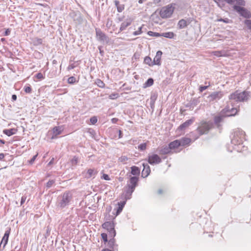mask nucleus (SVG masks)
Segmentation results:
<instances>
[{"mask_svg": "<svg viewBox=\"0 0 251 251\" xmlns=\"http://www.w3.org/2000/svg\"><path fill=\"white\" fill-rule=\"evenodd\" d=\"M249 97V93L248 92L244 91L242 92H239L238 91H236L229 96L230 101L228 102L227 105L222 111L224 113H226V116L227 117L236 115L239 111V108L234 107L232 100L236 102L247 101L248 100Z\"/></svg>", "mask_w": 251, "mask_h": 251, "instance_id": "f257e3e1", "label": "nucleus"}, {"mask_svg": "<svg viewBox=\"0 0 251 251\" xmlns=\"http://www.w3.org/2000/svg\"><path fill=\"white\" fill-rule=\"evenodd\" d=\"M104 219L106 220L102 225V227L107 230L109 232V237H115L116 234V232L115 229V223L113 220L115 219L112 216L109 214L105 216Z\"/></svg>", "mask_w": 251, "mask_h": 251, "instance_id": "f03ea898", "label": "nucleus"}, {"mask_svg": "<svg viewBox=\"0 0 251 251\" xmlns=\"http://www.w3.org/2000/svg\"><path fill=\"white\" fill-rule=\"evenodd\" d=\"M72 199V194L69 191H65L58 197L57 206L63 209L70 204Z\"/></svg>", "mask_w": 251, "mask_h": 251, "instance_id": "7ed1b4c3", "label": "nucleus"}, {"mask_svg": "<svg viewBox=\"0 0 251 251\" xmlns=\"http://www.w3.org/2000/svg\"><path fill=\"white\" fill-rule=\"evenodd\" d=\"M213 127L214 123L212 121H202L200 123L196 131L199 134V136H201L207 134Z\"/></svg>", "mask_w": 251, "mask_h": 251, "instance_id": "20e7f679", "label": "nucleus"}, {"mask_svg": "<svg viewBox=\"0 0 251 251\" xmlns=\"http://www.w3.org/2000/svg\"><path fill=\"white\" fill-rule=\"evenodd\" d=\"M245 138V132L242 129H236L231 138V143L234 146L242 145Z\"/></svg>", "mask_w": 251, "mask_h": 251, "instance_id": "39448f33", "label": "nucleus"}, {"mask_svg": "<svg viewBox=\"0 0 251 251\" xmlns=\"http://www.w3.org/2000/svg\"><path fill=\"white\" fill-rule=\"evenodd\" d=\"M175 7L173 6V4H170L162 7L159 13L162 19H166L172 16Z\"/></svg>", "mask_w": 251, "mask_h": 251, "instance_id": "423d86ee", "label": "nucleus"}, {"mask_svg": "<svg viewBox=\"0 0 251 251\" xmlns=\"http://www.w3.org/2000/svg\"><path fill=\"white\" fill-rule=\"evenodd\" d=\"M96 37L97 39L101 43L108 44L110 42L109 37L100 28H96Z\"/></svg>", "mask_w": 251, "mask_h": 251, "instance_id": "0eeeda50", "label": "nucleus"}, {"mask_svg": "<svg viewBox=\"0 0 251 251\" xmlns=\"http://www.w3.org/2000/svg\"><path fill=\"white\" fill-rule=\"evenodd\" d=\"M233 9L236 10L241 16L249 19L251 17V13L243 7L238 5H234Z\"/></svg>", "mask_w": 251, "mask_h": 251, "instance_id": "6e6552de", "label": "nucleus"}, {"mask_svg": "<svg viewBox=\"0 0 251 251\" xmlns=\"http://www.w3.org/2000/svg\"><path fill=\"white\" fill-rule=\"evenodd\" d=\"M151 165L158 164L162 162L160 157L156 154H149L148 158L145 159Z\"/></svg>", "mask_w": 251, "mask_h": 251, "instance_id": "1a4fd4ad", "label": "nucleus"}, {"mask_svg": "<svg viewBox=\"0 0 251 251\" xmlns=\"http://www.w3.org/2000/svg\"><path fill=\"white\" fill-rule=\"evenodd\" d=\"M11 232V228L8 227L6 228V230L4 233V236H3L2 240L0 243V250H1V245L3 244L2 250L4 249L5 246L8 243L9 235Z\"/></svg>", "mask_w": 251, "mask_h": 251, "instance_id": "9d476101", "label": "nucleus"}, {"mask_svg": "<svg viewBox=\"0 0 251 251\" xmlns=\"http://www.w3.org/2000/svg\"><path fill=\"white\" fill-rule=\"evenodd\" d=\"M138 181L139 177L136 176H131L127 181L126 186L135 189V188L138 186Z\"/></svg>", "mask_w": 251, "mask_h": 251, "instance_id": "9b49d317", "label": "nucleus"}, {"mask_svg": "<svg viewBox=\"0 0 251 251\" xmlns=\"http://www.w3.org/2000/svg\"><path fill=\"white\" fill-rule=\"evenodd\" d=\"M111 238H110L107 243V247L108 249L115 251H118V245L116 243V240L114 238L115 237H110Z\"/></svg>", "mask_w": 251, "mask_h": 251, "instance_id": "f8f14e48", "label": "nucleus"}, {"mask_svg": "<svg viewBox=\"0 0 251 251\" xmlns=\"http://www.w3.org/2000/svg\"><path fill=\"white\" fill-rule=\"evenodd\" d=\"M124 192L123 193V195H124L125 199L126 200L130 199L131 198L133 192L135 190V189L126 185L124 187Z\"/></svg>", "mask_w": 251, "mask_h": 251, "instance_id": "ddd939ff", "label": "nucleus"}, {"mask_svg": "<svg viewBox=\"0 0 251 251\" xmlns=\"http://www.w3.org/2000/svg\"><path fill=\"white\" fill-rule=\"evenodd\" d=\"M224 95L222 91H217L212 93L208 98L209 99L210 101H214L216 100L220 99Z\"/></svg>", "mask_w": 251, "mask_h": 251, "instance_id": "4468645a", "label": "nucleus"}, {"mask_svg": "<svg viewBox=\"0 0 251 251\" xmlns=\"http://www.w3.org/2000/svg\"><path fill=\"white\" fill-rule=\"evenodd\" d=\"M143 169L142 171L141 176L143 178H146L151 173V168L148 163H143L142 164Z\"/></svg>", "mask_w": 251, "mask_h": 251, "instance_id": "2eb2a0df", "label": "nucleus"}, {"mask_svg": "<svg viewBox=\"0 0 251 251\" xmlns=\"http://www.w3.org/2000/svg\"><path fill=\"white\" fill-rule=\"evenodd\" d=\"M194 122V118L187 120L183 124H181L178 127L177 129L180 131L185 130L188 126L193 124Z\"/></svg>", "mask_w": 251, "mask_h": 251, "instance_id": "dca6fc26", "label": "nucleus"}, {"mask_svg": "<svg viewBox=\"0 0 251 251\" xmlns=\"http://www.w3.org/2000/svg\"><path fill=\"white\" fill-rule=\"evenodd\" d=\"M132 22V20L130 18L126 19L121 25L119 31L118 33L121 32L122 31L125 30L127 27L131 25Z\"/></svg>", "mask_w": 251, "mask_h": 251, "instance_id": "f3484780", "label": "nucleus"}, {"mask_svg": "<svg viewBox=\"0 0 251 251\" xmlns=\"http://www.w3.org/2000/svg\"><path fill=\"white\" fill-rule=\"evenodd\" d=\"M158 97V94L157 92H152L151 93L150 97V106L152 109V111L154 110L155 107V102Z\"/></svg>", "mask_w": 251, "mask_h": 251, "instance_id": "a211bd4d", "label": "nucleus"}, {"mask_svg": "<svg viewBox=\"0 0 251 251\" xmlns=\"http://www.w3.org/2000/svg\"><path fill=\"white\" fill-rule=\"evenodd\" d=\"M162 54L161 51L159 50L156 52V54L153 60V65H157L160 66L161 65V56Z\"/></svg>", "mask_w": 251, "mask_h": 251, "instance_id": "6ab92c4d", "label": "nucleus"}, {"mask_svg": "<svg viewBox=\"0 0 251 251\" xmlns=\"http://www.w3.org/2000/svg\"><path fill=\"white\" fill-rule=\"evenodd\" d=\"M180 143V146L182 147H187L190 145V143L191 142V139L187 137H182L181 139L178 140Z\"/></svg>", "mask_w": 251, "mask_h": 251, "instance_id": "aec40b11", "label": "nucleus"}, {"mask_svg": "<svg viewBox=\"0 0 251 251\" xmlns=\"http://www.w3.org/2000/svg\"><path fill=\"white\" fill-rule=\"evenodd\" d=\"M130 169L131 174L134 176L138 177L140 174V169H139V168L135 166H133L131 167Z\"/></svg>", "mask_w": 251, "mask_h": 251, "instance_id": "412c9836", "label": "nucleus"}, {"mask_svg": "<svg viewBox=\"0 0 251 251\" xmlns=\"http://www.w3.org/2000/svg\"><path fill=\"white\" fill-rule=\"evenodd\" d=\"M98 173V171L95 170L94 169H89L87 170L85 177L89 178L93 176H95Z\"/></svg>", "mask_w": 251, "mask_h": 251, "instance_id": "4be33fe9", "label": "nucleus"}, {"mask_svg": "<svg viewBox=\"0 0 251 251\" xmlns=\"http://www.w3.org/2000/svg\"><path fill=\"white\" fill-rule=\"evenodd\" d=\"M171 150L168 145V146H165L161 148L159 150V153L160 154H167L171 152Z\"/></svg>", "mask_w": 251, "mask_h": 251, "instance_id": "5701e85b", "label": "nucleus"}, {"mask_svg": "<svg viewBox=\"0 0 251 251\" xmlns=\"http://www.w3.org/2000/svg\"><path fill=\"white\" fill-rule=\"evenodd\" d=\"M189 24V22L188 23L185 20L181 19L178 21L177 26L179 29H182L186 27Z\"/></svg>", "mask_w": 251, "mask_h": 251, "instance_id": "b1692460", "label": "nucleus"}, {"mask_svg": "<svg viewBox=\"0 0 251 251\" xmlns=\"http://www.w3.org/2000/svg\"><path fill=\"white\" fill-rule=\"evenodd\" d=\"M126 204V201H121L120 202H118V207L116 209L115 216H118L122 211L125 205Z\"/></svg>", "mask_w": 251, "mask_h": 251, "instance_id": "393cba45", "label": "nucleus"}, {"mask_svg": "<svg viewBox=\"0 0 251 251\" xmlns=\"http://www.w3.org/2000/svg\"><path fill=\"white\" fill-rule=\"evenodd\" d=\"M180 144L178 140H176L169 144V146L171 150L177 149V148L180 147Z\"/></svg>", "mask_w": 251, "mask_h": 251, "instance_id": "a878e982", "label": "nucleus"}, {"mask_svg": "<svg viewBox=\"0 0 251 251\" xmlns=\"http://www.w3.org/2000/svg\"><path fill=\"white\" fill-rule=\"evenodd\" d=\"M17 129L15 128H10L7 129H4L3 131L4 134H6L8 136H10L16 133Z\"/></svg>", "mask_w": 251, "mask_h": 251, "instance_id": "bb28decb", "label": "nucleus"}, {"mask_svg": "<svg viewBox=\"0 0 251 251\" xmlns=\"http://www.w3.org/2000/svg\"><path fill=\"white\" fill-rule=\"evenodd\" d=\"M212 53L217 57L227 56L226 51L224 50L213 51Z\"/></svg>", "mask_w": 251, "mask_h": 251, "instance_id": "cd10ccee", "label": "nucleus"}, {"mask_svg": "<svg viewBox=\"0 0 251 251\" xmlns=\"http://www.w3.org/2000/svg\"><path fill=\"white\" fill-rule=\"evenodd\" d=\"M42 43L43 40L41 38L35 37L32 39V43L33 45L35 46L41 45V44H42Z\"/></svg>", "mask_w": 251, "mask_h": 251, "instance_id": "c85d7f7f", "label": "nucleus"}, {"mask_svg": "<svg viewBox=\"0 0 251 251\" xmlns=\"http://www.w3.org/2000/svg\"><path fill=\"white\" fill-rule=\"evenodd\" d=\"M175 34L173 32H167L161 34V36H163L164 37L169 39L173 38Z\"/></svg>", "mask_w": 251, "mask_h": 251, "instance_id": "c756f323", "label": "nucleus"}, {"mask_svg": "<svg viewBox=\"0 0 251 251\" xmlns=\"http://www.w3.org/2000/svg\"><path fill=\"white\" fill-rule=\"evenodd\" d=\"M223 119L222 116H216L214 118V123L217 126H219V124L222 121Z\"/></svg>", "mask_w": 251, "mask_h": 251, "instance_id": "7c9ffc66", "label": "nucleus"}, {"mask_svg": "<svg viewBox=\"0 0 251 251\" xmlns=\"http://www.w3.org/2000/svg\"><path fill=\"white\" fill-rule=\"evenodd\" d=\"M154 80L152 78H149L144 84V88L150 87L153 84Z\"/></svg>", "mask_w": 251, "mask_h": 251, "instance_id": "2f4dec72", "label": "nucleus"}, {"mask_svg": "<svg viewBox=\"0 0 251 251\" xmlns=\"http://www.w3.org/2000/svg\"><path fill=\"white\" fill-rule=\"evenodd\" d=\"M23 243H17V245L14 247L13 249L11 251H25L22 249Z\"/></svg>", "mask_w": 251, "mask_h": 251, "instance_id": "473e14b6", "label": "nucleus"}, {"mask_svg": "<svg viewBox=\"0 0 251 251\" xmlns=\"http://www.w3.org/2000/svg\"><path fill=\"white\" fill-rule=\"evenodd\" d=\"M144 63L146 64H147L149 66H153V61H152L151 60V58L147 56H146L145 58H144Z\"/></svg>", "mask_w": 251, "mask_h": 251, "instance_id": "72a5a7b5", "label": "nucleus"}, {"mask_svg": "<svg viewBox=\"0 0 251 251\" xmlns=\"http://www.w3.org/2000/svg\"><path fill=\"white\" fill-rule=\"evenodd\" d=\"M95 83L97 85V86L100 88H103L105 86L104 83L100 79L97 78L96 80Z\"/></svg>", "mask_w": 251, "mask_h": 251, "instance_id": "f704fd0d", "label": "nucleus"}, {"mask_svg": "<svg viewBox=\"0 0 251 251\" xmlns=\"http://www.w3.org/2000/svg\"><path fill=\"white\" fill-rule=\"evenodd\" d=\"M190 101L192 103L193 107L196 106L200 102V97L193 98Z\"/></svg>", "mask_w": 251, "mask_h": 251, "instance_id": "c9c22d12", "label": "nucleus"}, {"mask_svg": "<svg viewBox=\"0 0 251 251\" xmlns=\"http://www.w3.org/2000/svg\"><path fill=\"white\" fill-rule=\"evenodd\" d=\"M24 90L27 94H30L32 92V88L29 84H27L24 86Z\"/></svg>", "mask_w": 251, "mask_h": 251, "instance_id": "e433bc0d", "label": "nucleus"}, {"mask_svg": "<svg viewBox=\"0 0 251 251\" xmlns=\"http://www.w3.org/2000/svg\"><path fill=\"white\" fill-rule=\"evenodd\" d=\"M147 143H144L140 144L138 146V149L140 151H144L147 149Z\"/></svg>", "mask_w": 251, "mask_h": 251, "instance_id": "4c0bfd02", "label": "nucleus"}, {"mask_svg": "<svg viewBox=\"0 0 251 251\" xmlns=\"http://www.w3.org/2000/svg\"><path fill=\"white\" fill-rule=\"evenodd\" d=\"M218 5V6L221 8L223 7L225 5V0H213Z\"/></svg>", "mask_w": 251, "mask_h": 251, "instance_id": "58836bf2", "label": "nucleus"}, {"mask_svg": "<svg viewBox=\"0 0 251 251\" xmlns=\"http://www.w3.org/2000/svg\"><path fill=\"white\" fill-rule=\"evenodd\" d=\"M148 34L150 36L152 37H160L161 33L158 32H155L151 31H149L148 32Z\"/></svg>", "mask_w": 251, "mask_h": 251, "instance_id": "ea45409f", "label": "nucleus"}, {"mask_svg": "<svg viewBox=\"0 0 251 251\" xmlns=\"http://www.w3.org/2000/svg\"><path fill=\"white\" fill-rule=\"evenodd\" d=\"M78 160V157L74 156L73 158L71 160V162L73 165H76L77 164Z\"/></svg>", "mask_w": 251, "mask_h": 251, "instance_id": "a19ab883", "label": "nucleus"}, {"mask_svg": "<svg viewBox=\"0 0 251 251\" xmlns=\"http://www.w3.org/2000/svg\"><path fill=\"white\" fill-rule=\"evenodd\" d=\"M128 158L126 156H121L119 158L118 160L119 162L124 164H126V162L128 160Z\"/></svg>", "mask_w": 251, "mask_h": 251, "instance_id": "79ce46f5", "label": "nucleus"}, {"mask_svg": "<svg viewBox=\"0 0 251 251\" xmlns=\"http://www.w3.org/2000/svg\"><path fill=\"white\" fill-rule=\"evenodd\" d=\"M233 2L229 3L230 4H232L234 3L235 1H236V3L239 5L245 6V1L244 0H233Z\"/></svg>", "mask_w": 251, "mask_h": 251, "instance_id": "37998d69", "label": "nucleus"}, {"mask_svg": "<svg viewBox=\"0 0 251 251\" xmlns=\"http://www.w3.org/2000/svg\"><path fill=\"white\" fill-rule=\"evenodd\" d=\"M78 64V63H77V62H75L73 63L70 64L67 67L68 70H71L74 69L77 66Z\"/></svg>", "mask_w": 251, "mask_h": 251, "instance_id": "c03bdc74", "label": "nucleus"}, {"mask_svg": "<svg viewBox=\"0 0 251 251\" xmlns=\"http://www.w3.org/2000/svg\"><path fill=\"white\" fill-rule=\"evenodd\" d=\"M54 183H55V180H53V179L50 180L46 183V186L47 189H49V188H50L53 185V184Z\"/></svg>", "mask_w": 251, "mask_h": 251, "instance_id": "a18cd8bd", "label": "nucleus"}, {"mask_svg": "<svg viewBox=\"0 0 251 251\" xmlns=\"http://www.w3.org/2000/svg\"><path fill=\"white\" fill-rule=\"evenodd\" d=\"M190 136L193 138L194 140H196L198 139L200 136H199V134L198 133V134H197L195 131H193L190 133Z\"/></svg>", "mask_w": 251, "mask_h": 251, "instance_id": "49530a36", "label": "nucleus"}, {"mask_svg": "<svg viewBox=\"0 0 251 251\" xmlns=\"http://www.w3.org/2000/svg\"><path fill=\"white\" fill-rule=\"evenodd\" d=\"M101 239H102L104 244L107 243L108 241L107 239V234L105 233H102L101 234Z\"/></svg>", "mask_w": 251, "mask_h": 251, "instance_id": "de8ad7c7", "label": "nucleus"}, {"mask_svg": "<svg viewBox=\"0 0 251 251\" xmlns=\"http://www.w3.org/2000/svg\"><path fill=\"white\" fill-rule=\"evenodd\" d=\"M53 131L54 133L56 135H59L61 133V131L60 130V128H59V126H55L53 128Z\"/></svg>", "mask_w": 251, "mask_h": 251, "instance_id": "09e8293b", "label": "nucleus"}, {"mask_svg": "<svg viewBox=\"0 0 251 251\" xmlns=\"http://www.w3.org/2000/svg\"><path fill=\"white\" fill-rule=\"evenodd\" d=\"M57 74V68H55V70L52 71V72H50L49 73V76L50 78H52L54 77Z\"/></svg>", "mask_w": 251, "mask_h": 251, "instance_id": "8fccbe9b", "label": "nucleus"}, {"mask_svg": "<svg viewBox=\"0 0 251 251\" xmlns=\"http://www.w3.org/2000/svg\"><path fill=\"white\" fill-rule=\"evenodd\" d=\"M38 155V153H37L36 154L34 155L30 160L27 161V162L29 163V164L32 165L34 163Z\"/></svg>", "mask_w": 251, "mask_h": 251, "instance_id": "3c124183", "label": "nucleus"}, {"mask_svg": "<svg viewBox=\"0 0 251 251\" xmlns=\"http://www.w3.org/2000/svg\"><path fill=\"white\" fill-rule=\"evenodd\" d=\"M35 77L40 80L43 79L45 77V75L42 74L41 73H38L37 74H36L35 75Z\"/></svg>", "mask_w": 251, "mask_h": 251, "instance_id": "603ef678", "label": "nucleus"}, {"mask_svg": "<svg viewBox=\"0 0 251 251\" xmlns=\"http://www.w3.org/2000/svg\"><path fill=\"white\" fill-rule=\"evenodd\" d=\"M76 81V78L74 76H71L68 79V82L69 84H74Z\"/></svg>", "mask_w": 251, "mask_h": 251, "instance_id": "864d4df0", "label": "nucleus"}, {"mask_svg": "<svg viewBox=\"0 0 251 251\" xmlns=\"http://www.w3.org/2000/svg\"><path fill=\"white\" fill-rule=\"evenodd\" d=\"M50 231H51V228L50 227V226H48L47 227V229H46V232L44 235L45 238H47L48 237H49L50 236Z\"/></svg>", "mask_w": 251, "mask_h": 251, "instance_id": "5fc2aeb1", "label": "nucleus"}, {"mask_svg": "<svg viewBox=\"0 0 251 251\" xmlns=\"http://www.w3.org/2000/svg\"><path fill=\"white\" fill-rule=\"evenodd\" d=\"M112 23H113L112 21L110 19L108 18L107 20V22L106 23V26L108 28H110V27L112 25Z\"/></svg>", "mask_w": 251, "mask_h": 251, "instance_id": "6e6d98bb", "label": "nucleus"}, {"mask_svg": "<svg viewBox=\"0 0 251 251\" xmlns=\"http://www.w3.org/2000/svg\"><path fill=\"white\" fill-rule=\"evenodd\" d=\"M118 97H119V94L117 93H112V94H110L109 96V99H112V100L116 99Z\"/></svg>", "mask_w": 251, "mask_h": 251, "instance_id": "4d7b16f0", "label": "nucleus"}, {"mask_svg": "<svg viewBox=\"0 0 251 251\" xmlns=\"http://www.w3.org/2000/svg\"><path fill=\"white\" fill-rule=\"evenodd\" d=\"M208 85L207 86H201L199 87V90L201 92H203L204 90H206L208 88V87L210 86V82H208Z\"/></svg>", "mask_w": 251, "mask_h": 251, "instance_id": "13d9d810", "label": "nucleus"}, {"mask_svg": "<svg viewBox=\"0 0 251 251\" xmlns=\"http://www.w3.org/2000/svg\"><path fill=\"white\" fill-rule=\"evenodd\" d=\"M91 123L93 125H95L98 122V119L96 116H93L90 119Z\"/></svg>", "mask_w": 251, "mask_h": 251, "instance_id": "bf43d9fd", "label": "nucleus"}, {"mask_svg": "<svg viewBox=\"0 0 251 251\" xmlns=\"http://www.w3.org/2000/svg\"><path fill=\"white\" fill-rule=\"evenodd\" d=\"M125 9V5L124 4H120L117 7V11L118 12H122Z\"/></svg>", "mask_w": 251, "mask_h": 251, "instance_id": "052dcab7", "label": "nucleus"}, {"mask_svg": "<svg viewBox=\"0 0 251 251\" xmlns=\"http://www.w3.org/2000/svg\"><path fill=\"white\" fill-rule=\"evenodd\" d=\"M245 23L247 25L248 29L251 31V20H246Z\"/></svg>", "mask_w": 251, "mask_h": 251, "instance_id": "680f3d73", "label": "nucleus"}, {"mask_svg": "<svg viewBox=\"0 0 251 251\" xmlns=\"http://www.w3.org/2000/svg\"><path fill=\"white\" fill-rule=\"evenodd\" d=\"M185 107L186 108H189L190 110H193L194 107L192 105V103L190 102V101L188 102V103H186L185 104Z\"/></svg>", "mask_w": 251, "mask_h": 251, "instance_id": "e2e57ef3", "label": "nucleus"}, {"mask_svg": "<svg viewBox=\"0 0 251 251\" xmlns=\"http://www.w3.org/2000/svg\"><path fill=\"white\" fill-rule=\"evenodd\" d=\"M142 32V27H140L137 31L133 32V34L136 36L141 34Z\"/></svg>", "mask_w": 251, "mask_h": 251, "instance_id": "0e129e2a", "label": "nucleus"}, {"mask_svg": "<svg viewBox=\"0 0 251 251\" xmlns=\"http://www.w3.org/2000/svg\"><path fill=\"white\" fill-rule=\"evenodd\" d=\"M26 198H27V197L25 195H23L22 197L21 200V202H20L21 206H22L25 203Z\"/></svg>", "mask_w": 251, "mask_h": 251, "instance_id": "69168bd1", "label": "nucleus"}, {"mask_svg": "<svg viewBox=\"0 0 251 251\" xmlns=\"http://www.w3.org/2000/svg\"><path fill=\"white\" fill-rule=\"evenodd\" d=\"M101 179H103L106 180H110V178L109 177V176L107 174H103L102 176H101Z\"/></svg>", "mask_w": 251, "mask_h": 251, "instance_id": "338daca9", "label": "nucleus"}, {"mask_svg": "<svg viewBox=\"0 0 251 251\" xmlns=\"http://www.w3.org/2000/svg\"><path fill=\"white\" fill-rule=\"evenodd\" d=\"M11 33V29L10 28H7L5 30L4 32L3 33V36H8Z\"/></svg>", "mask_w": 251, "mask_h": 251, "instance_id": "774afa93", "label": "nucleus"}]
</instances>
